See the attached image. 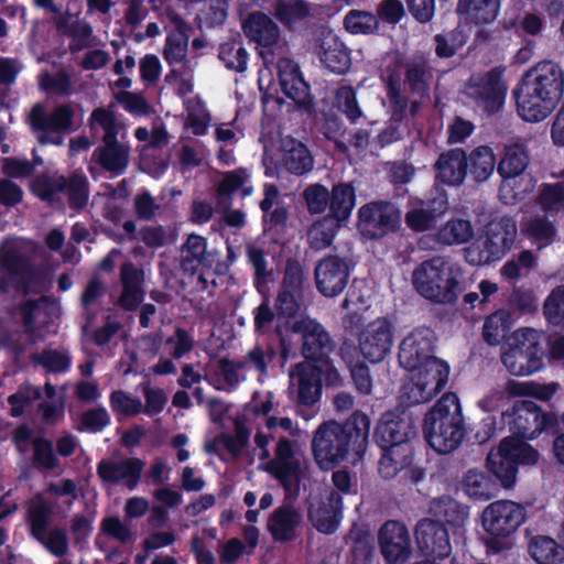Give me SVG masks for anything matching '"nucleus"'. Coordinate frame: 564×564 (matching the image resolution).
Returning <instances> with one entry per match:
<instances>
[{
  "label": "nucleus",
  "mask_w": 564,
  "mask_h": 564,
  "mask_svg": "<svg viewBox=\"0 0 564 564\" xmlns=\"http://www.w3.org/2000/svg\"><path fill=\"white\" fill-rule=\"evenodd\" d=\"M323 369L311 364L310 360L297 365V395L299 405L313 406L322 397Z\"/></svg>",
  "instance_id": "28"
},
{
  "label": "nucleus",
  "mask_w": 564,
  "mask_h": 564,
  "mask_svg": "<svg viewBox=\"0 0 564 564\" xmlns=\"http://www.w3.org/2000/svg\"><path fill=\"white\" fill-rule=\"evenodd\" d=\"M143 281V272L138 270L131 263H124L121 269V282L123 292L119 303L126 310H134L143 300V291L141 284Z\"/></svg>",
  "instance_id": "37"
},
{
  "label": "nucleus",
  "mask_w": 564,
  "mask_h": 564,
  "mask_svg": "<svg viewBox=\"0 0 564 564\" xmlns=\"http://www.w3.org/2000/svg\"><path fill=\"white\" fill-rule=\"evenodd\" d=\"M474 235L470 221L462 218L448 220L438 231L437 240L442 245L453 246L467 242Z\"/></svg>",
  "instance_id": "49"
},
{
  "label": "nucleus",
  "mask_w": 564,
  "mask_h": 564,
  "mask_svg": "<svg viewBox=\"0 0 564 564\" xmlns=\"http://www.w3.org/2000/svg\"><path fill=\"white\" fill-rule=\"evenodd\" d=\"M144 462L140 458H124L120 462L104 458L97 464V475L104 484L124 482L129 490H134L141 479Z\"/></svg>",
  "instance_id": "22"
},
{
  "label": "nucleus",
  "mask_w": 564,
  "mask_h": 564,
  "mask_svg": "<svg viewBox=\"0 0 564 564\" xmlns=\"http://www.w3.org/2000/svg\"><path fill=\"white\" fill-rule=\"evenodd\" d=\"M33 247L23 239H8L0 247V288L11 284L25 291L43 289V276L35 275L30 265Z\"/></svg>",
  "instance_id": "7"
},
{
  "label": "nucleus",
  "mask_w": 564,
  "mask_h": 564,
  "mask_svg": "<svg viewBox=\"0 0 564 564\" xmlns=\"http://www.w3.org/2000/svg\"><path fill=\"white\" fill-rule=\"evenodd\" d=\"M564 93V73L553 62H541L529 69L516 90L519 116L529 122L544 120Z\"/></svg>",
  "instance_id": "3"
},
{
  "label": "nucleus",
  "mask_w": 564,
  "mask_h": 564,
  "mask_svg": "<svg viewBox=\"0 0 564 564\" xmlns=\"http://www.w3.org/2000/svg\"><path fill=\"white\" fill-rule=\"evenodd\" d=\"M521 232L539 249L551 245L556 238V228L545 216L527 217L521 223Z\"/></svg>",
  "instance_id": "39"
},
{
  "label": "nucleus",
  "mask_w": 564,
  "mask_h": 564,
  "mask_svg": "<svg viewBox=\"0 0 564 564\" xmlns=\"http://www.w3.org/2000/svg\"><path fill=\"white\" fill-rule=\"evenodd\" d=\"M502 422L514 437V442L534 440L543 432L556 434L557 415L545 412L532 400H517L501 414Z\"/></svg>",
  "instance_id": "8"
},
{
  "label": "nucleus",
  "mask_w": 564,
  "mask_h": 564,
  "mask_svg": "<svg viewBox=\"0 0 564 564\" xmlns=\"http://www.w3.org/2000/svg\"><path fill=\"white\" fill-rule=\"evenodd\" d=\"M110 424V416L104 406H97L85 411L80 415L78 431L99 433Z\"/></svg>",
  "instance_id": "62"
},
{
  "label": "nucleus",
  "mask_w": 564,
  "mask_h": 564,
  "mask_svg": "<svg viewBox=\"0 0 564 564\" xmlns=\"http://www.w3.org/2000/svg\"><path fill=\"white\" fill-rule=\"evenodd\" d=\"M544 355H500L503 366L516 377L531 376L544 367Z\"/></svg>",
  "instance_id": "48"
},
{
  "label": "nucleus",
  "mask_w": 564,
  "mask_h": 564,
  "mask_svg": "<svg viewBox=\"0 0 564 564\" xmlns=\"http://www.w3.org/2000/svg\"><path fill=\"white\" fill-rule=\"evenodd\" d=\"M538 204L545 213L554 215L564 209V181L543 184L538 196Z\"/></svg>",
  "instance_id": "54"
},
{
  "label": "nucleus",
  "mask_w": 564,
  "mask_h": 564,
  "mask_svg": "<svg viewBox=\"0 0 564 564\" xmlns=\"http://www.w3.org/2000/svg\"><path fill=\"white\" fill-rule=\"evenodd\" d=\"M188 39L180 23L176 24V31L169 34L166 44L164 47V57L171 66V72L177 74L187 66H194V64L186 59Z\"/></svg>",
  "instance_id": "38"
},
{
  "label": "nucleus",
  "mask_w": 564,
  "mask_h": 564,
  "mask_svg": "<svg viewBox=\"0 0 564 564\" xmlns=\"http://www.w3.org/2000/svg\"><path fill=\"white\" fill-rule=\"evenodd\" d=\"M302 521L301 512L289 505L278 507L268 520V531L276 542H290L296 536Z\"/></svg>",
  "instance_id": "31"
},
{
  "label": "nucleus",
  "mask_w": 564,
  "mask_h": 564,
  "mask_svg": "<svg viewBox=\"0 0 564 564\" xmlns=\"http://www.w3.org/2000/svg\"><path fill=\"white\" fill-rule=\"evenodd\" d=\"M470 173L477 181H486L494 172L496 156L491 148L479 147L475 149L468 159Z\"/></svg>",
  "instance_id": "51"
},
{
  "label": "nucleus",
  "mask_w": 564,
  "mask_h": 564,
  "mask_svg": "<svg viewBox=\"0 0 564 564\" xmlns=\"http://www.w3.org/2000/svg\"><path fill=\"white\" fill-rule=\"evenodd\" d=\"M340 227L334 218L325 217L316 221L308 230V242L316 250L325 249L333 242L337 229Z\"/></svg>",
  "instance_id": "52"
},
{
  "label": "nucleus",
  "mask_w": 564,
  "mask_h": 564,
  "mask_svg": "<svg viewBox=\"0 0 564 564\" xmlns=\"http://www.w3.org/2000/svg\"><path fill=\"white\" fill-rule=\"evenodd\" d=\"M95 155L104 169L117 175L121 174L129 163V148L117 140L104 143V147L96 150Z\"/></svg>",
  "instance_id": "42"
},
{
  "label": "nucleus",
  "mask_w": 564,
  "mask_h": 564,
  "mask_svg": "<svg viewBox=\"0 0 564 564\" xmlns=\"http://www.w3.org/2000/svg\"><path fill=\"white\" fill-rule=\"evenodd\" d=\"M308 518L318 532L324 534L335 533L343 518L341 496L332 492L326 500L308 509Z\"/></svg>",
  "instance_id": "27"
},
{
  "label": "nucleus",
  "mask_w": 564,
  "mask_h": 564,
  "mask_svg": "<svg viewBox=\"0 0 564 564\" xmlns=\"http://www.w3.org/2000/svg\"><path fill=\"white\" fill-rule=\"evenodd\" d=\"M355 207V191L348 184H339L333 188L330 197V213L328 218H334L338 225L346 221Z\"/></svg>",
  "instance_id": "47"
},
{
  "label": "nucleus",
  "mask_w": 564,
  "mask_h": 564,
  "mask_svg": "<svg viewBox=\"0 0 564 564\" xmlns=\"http://www.w3.org/2000/svg\"><path fill=\"white\" fill-rule=\"evenodd\" d=\"M500 0H458L457 13L466 23L492 22L499 12Z\"/></svg>",
  "instance_id": "35"
},
{
  "label": "nucleus",
  "mask_w": 564,
  "mask_h": 564,
  "mask_svg": "<svg viewBox=\"0 0 564 564\" xmlns=\"http://www.w3.org/2000/svg\"><path fill=\"white\" fill-rule=\"evenodd\" d=\"M184 105L187 113L186 129L196 135L205 134L210 122V116L205 105L198 98H188L184 101Z\"/></svg>",
  "instance_id": "50"
},
{
  "label": "nucleus",
  "mask_w": 564,
  "mask_h": 564,
  "mask_svg": "<svg viewBox=\"0 0 564 564\" xmlns=\"http://www.w3.org/2000/svg\"><path fill=\"white\" fill-rule=\"evenodd\" d=\"M447 209L448 199L445 194H440L427 202L411 198L405 214V223L412 230L424 231L430 229Z\"/></svg>",
  "instance_id": "26"
},
{
  "label": "nucleus",
  "mask_w": 564,
  "mask_h": 564,
  "mask_svg": "<svg viewBox=\"0 0 564 564\" xmlns=\"http://www.w3.org/2000/svg\"><path fill=\"white\" fill-rule=\"evenodd\" d=\"M434 333L429 328L416 329L400 346L401 352H430L434 349Z\"/></svg>",
  "instance_id": "58"
},
{
  "label": "nucleus",
  "mask_w": 564,
  "mask_h": 564,
  "mask_svg": "<svg viewBox=\"0 0 564 564\" xmlns=\"http://www.w3.org/2000/svg\"><path fill=\"white\" fill-rule=\"evenodd\" d=\"M467 159L462 150L442 154L435 164L436 178L448 185H459L466 176Z\"/></svg>",
  "instance_id": "36"
},
{
  "label": "nucleus",
  "mask_w": 564,
  "mask_h": 564,
  "mask_svg": "<svg viewBox=\"0 0 564 564\" xmlns=\"http://www.w3.org/2000/svg\"><path fill=\"white\" fill-rule=\"evenodd\" d=\"M417 435L412 413L405 409L382 414L373 432V441L380 448L391 447L400 442H409Z\"/></svg>",
  "instance_id": "19"
},
{
  "label": "nucleus",
  "mask_w": 564,
  "mask_h": 564,
  "mask_svg": "<svg viewBox=\"0 0 564 564\" xmlns=\"http://www.w3.org/2000/svg\"><path fill=\"white\" fill-rule=\"evenodd\" d=\"M33 465L40 470H54L59 466V459L54 452L53 443L43 436L32 441Z\"/></svg>",
  "instance_id": "53"
},
{
  "label": "nucleus",
  "mask_w": 564,
  "mask_h": 564,
  "mask_svg": "<svg viewBox=\"0 0 564 564\" xmlns=\"http://www.w3.org/2000/svg\"><path fill=\"white\" fill-rule=\"evenodd\" d=\"M528 551L536 564H562L564 562V546L547 535L531 538Z\"/></svg>",
  "instance_id": "40"
},
{
  "label": "nucleus",
  "mask_w": 564,
  "mask_h": 564,
  "mask_svg": "<svg viewBox=\"0 0 564 564\" xmlns=\"http://www.w3.org/2000/svg\"><path fill=\"white\" fill-rule=\"evenodd\" d=\"M422 432L427 445L438 454H448L459 447L465 435V420L459 399L445 393L425 413Z\"/></svg>",
  "instance_id": "4"
},
{
  "label": "nucleus",
  "mask_w": 564,
  "mask_h": 564,
  "mask_svg": "<svg viewBox=\"0 0 564 564\" xmlns=\"http://www.w3.org/2000/svg\"><path fill=\"white\" fill-rule=\"evenodd\" d=\"M512 313L500 308L489 315L482 326V338L490 346H497L505 337L506 330L513 324Z\"/></svg>",
  "instance_id": "46"
},
{
  "label": "nucleus",
  "mask_w": 564,
  "mask_h": 564,
  "mask_svg": "<svg viewBox=\"0 0 564 564\" xmlns=\"http://www.w3.org/2000/svg\"><path fill=\"white\" fill-rule=\"evenodd\" d=\"M389 98L391 107L390 126L378 135L382 145L390 144L400 138L401 120L406 109V99L393 86L389 88Z\"/></svg>",
  "instance_id": "45"
},
{
  "label": "nucleus",
  "mask_w": 564,
  "mask_h": 564,
  "mask_svg": "<svg viewBox=\"0 0 564 564\" xmlns=\"http://www.w3.org/2000/svg\"><path fill=\"white\" fill-rule=\"evenodd\" d=\"M528 165L529 154L522 144L514 143L505 147L498 164V173L502 177L499 197L505 204H516L532 189V178L522 176Z\"/></svg>",
  "instance_id": "9"
},
{
  "label": "nucleus",
  "mask_w": 564,
  "mask_h": 564,
  "mask_svg": "<svg viewBox=\"0 0 564 564\" xmlns=\"http://www.w3.org/2000/svg\"><path fill=\"white\" fill-rule=\"evenodd\" d=\"M378 544L388 564H405L413 552L410 532L398 520L386 521L378 532Z\"/></svg>",
  "instance_id": "21"
},
{
  "label": "nucleus",
  "mask_w": 564,
  "mask_h": 564,
  "mask_svg": "<svg viewBox=\"0 0 564 564\" xmlns=\"http://www.w3.org/2000/svg\"><path fill=\"white\" fill-rule=\"evenodd\" d=\"M429 510L434 521L454 528L464 527L469 518V508L449 496L432 500Z\"/></svg>",
  "instance_id": "34"
},
{
  "label": "nucleus",
  "mask_w": 564,
  "mask_h": 564,
  "mask_svg": "<svg viewBox=\"0 0 564 564\" xmlns=\"http://www.w3.org/2000/svg\"><path fill=\"white\" fill-rule=\"evenodd\" d=\"M527 509L511 500H498L485 508L481 516L485 531L492 538H508L524 522Z\"/></svg>",
  "instance_id": "16"
},
{
  "label": "nucleus",
  "mask_w": 564,
  "mask_h": 564,
  "mask_svg": "<svg viewBox=\"0 0 564 564\" xmlns=\"http://www.w3.org/2000/svg\"><path fill=\"white\" fill-rule=\"evenodd\" d=\"M349 279V267L344 259L327 257L315 268L317 290L325 296H336L346 288Z\"/></svg>",
  "instance_id": "24"
},
{
  "label": "nucleus",
  "mask_w": 564,
  "mask_h": 564,
  "mask_svg": "<svg viewBox=\"0 0 564 564\" xmlns=\"http://www.w3.org/2000/svg\"><path fill=\"white\" fill-rule=\"evenodd\" d=\"M279 162L291 173L302 175L313 167V158L307 148L292 138L282 140Z\"/></svg>",
  "instance_id": "33"
},
{
  "label": "nucleus",
  "mask_w": 564,
  "mask_h": 564,
  "mask_svg": "<svg viewBox=\"0 0 564 564\" xmlns=\"http://www.w3.org/2000/svg\"><path fill=\"white\" fill-rule=\"evenodd\" d=\"M397 357L400 366L411 373V381L401 391V399L408 406L429 402L445 389L451 371L447 361L436 355Z\"/></svg>",
  "instance_id": "5"
},
{
  "label": "nucleus",
  "mask_w": 564,
  "mask_h": 564,
  "mask_svg": "<svg viewBox=\"0 0 564 564\" xmlns=\"http://www.w3.org/2000/svg\"><path fill=\"white\" fill-rule=\"evenodd\" d=\"M361 352H389L393 346L391 325L387 318H378L357 332Z\"/></svg>",
  "instance_id": "29"
},
{
  "label": "nucleus",
  "mask_w": 564,
  "mask_h": 564,
  "mask_svg": "<svg viewBox=\"0 0 564 564\" xmlns=\"http://www.w3.org/2000/svg\"><path fill=\"white\" fill-rule=\"evenodd\" d=\"M341 356L344 357L345 355ZM347 356L349 357L347 362L349 364L350 376L356 389L361 394H369L372 389V378L368 365L365 361L354 362L352 358L355 355Z\"/></svg>",
  "instance_id": "63"
},
{
  "label": "nucleus",
  "mask_w": 564,
  "mask_h": 564,
  "mask_svg": "<svg viewBox=\"0 0 564 564\" xmlns=\"http://www.w3.org/2000/svg\"><path fill=\"white\" fill-rule=\"evenodd\" d=\"M506 87L503 86L500 74L489 72L484 75L471 76L467 86V94L471 98L479 100L486 111H497L505 98Z\"/></svg>",
  "instance_id": "25"
},
{
  "label": "nucleus",
  "mask_w": 564,
  "mask_h": 564,
  "mask_svg": "<svg viewBox=\"0 0 564 564\" xmlns=\"http://www.w3.org/2000/svg\"><path fill=\"white\" fill-rule=\"evenodd\" d=\"M219 58L225 65L236 72H243L247 68L248 53L240 40H232L220 46Z\"/></svg>",
  "instance_id": "55"
},
{
  "label": "nucleus",
  "mask_w": 564,
  "mask_h": 564,
  "mask_svg": "<svg viewBox=\"0 0 564 564\" xmlns=\"http://www.w3.org/2000/svg\"><path fill=\"white\" fill-rule=\"evenodd\" d=\"M275 15L282 23L292 25L307 15V8L301 0H280Z\"/></svg>",
  "instance_id": "61"
},
{
  "label": "nucleus",
  "mask_w": 564,
  "mask_h": 564,
  "mask_svg": "<svg viewBox=\"0 0 564 564\" xmlns=\"http://www.w3.org/2000/svg\"><path fill=\"white\" fill-rule=\"evenodd\" d=\"M112 411L123 416H134L142 412V402L123 390L112 391L109 398Z\"/></svg>",
  "instance_id": "59"
},
{
  "label": "nucleus",
  "mask_w": 564,
  "mask_h": 564,
  "mask_svg": "<svg viewBox=\"0 0 564 564\" xmlns=\"http://www.w3.org/2000/svg\"><path fill=\"white\" fill-rule=\"evenodd\" d=\"M247 36L257 43L260 56L265 67L259 72V85L262 87L265 82L271 83L270 65L274 64L275 55L284 53L280 40L278 25L263 13H252L243 24Z\"/></svg>",
  "instance_id": "11"
},
{
  "label": "nucleus",
  "mask_w": 564,
  "mask_h": 564,
  "mask_svg": "<svg viewBox=\"0 0 564 564\" xmlns=\"http://www.w3.org/2000/svg\"><path fill=\"white\" fill-rule=\"evenodd\" d=\"M549 341L550 339L543 330L532 327L518 328L507 339L509 348L520 352L542 350Z\"/></svg>",
  "instance_id": "43"
},
{
  "label": "nucleus",
  "mask_w": 564,
  "mask_h": 564,
  "mask_svg": "<svg viewBox=\"0 0 564 564\" xmlns=\"http://www.w3.org/2000/svg\"><path fill=\"white\" fill-rule=\"evenodd\" d=\"M250 173L246 169L236 170L227 173L218 185V194L227 196L241 188L243 196H250L253 193V186L249 185Z\"/></svg>",
  "instance_id": "57"
},
{
  "label": "nucleus",
  "mask_w": 564,
  "mask_h": 564,
  "mask_svg": "<svg viewBox=\"0 0 564 564\" xmlns=\"http://www.w3.org/2000/svg\"><path fill=\"white\" fill-rule=\"evenodd\" d=\"M546 321L553 325L564 323V285L553 289L543 304Z\"/></svg>",
  "instance_id": "60"
},
{
  "label": "nucleus",
  "mask_w": 564,
  "mask_h": 564,
  "mask_svg": "<svg viewBox=\"0 0 564 564\" xmlns=\"http://www.w3.org/2000/svg\"><path fill=\"white\" fill-rule=\"evenodd\" d=\"M265 470L279 481L288 494L299 491L301 464L295 458L292 442L286 436L279 438L274 457L267 463Z\"/></svg>",
  "instance_id": "20"
},
{
  "label": "nucleus",
  "mask_w": 564,
  "mask_h": 564,
  "mask_svg": "<svg viewBox=\"0 0 564 564\" xmlns=\"http://www.w3.org/2000/svg\"><path fill=\"white\" fill-rule=\"evenodd\" d=\"M91 131L100 135L104 143L123 138L124 127L117 120L113 112L108 108H97L89 119Z\"/></svg>",
  "instance_id": "41"
},
{
  "label": "nucleus",
  "mask_w": 564,
  "mask_h": 564,
  "mask_svg": "<svg viewBox=\"0 0 564 564\" xmlns=\"http://www.w3.org/2000/svg\"><path fill=\"white\" fill-rule=\"evenodd\" d=\"M345 29L351 34H370L378 30V18L367 11L351 10L344 20Z\"/></svg>",
  "instance_id": "56"
},
{
  "label": "nucleus",
  "mask_w": 564,
  "mask_h": 564,
  "mask_svg": "<svg viewBox=\"0 0 564 564\" xmlns=\"http://www.w3.org/2000/svg\"><path fill=\"white\" fill-rule=\"evenodd\" d=\"M279 339L282 352H289L300 346L302 352H325L334 349L329 334L319 323L310 317H301L300 321L293 322L291 330L286 334L280 326Z\"/></svg>",
  "instance_id": "12"
},
{
  "label": "nucleus",
  "mask_w": 564,
  "mask_h": 564,
  "mask_svg": "<svg viewBox=\"0 0 564 564\" xmlns=\"http://www.w3.org/2000/svg\"><path fill=\"white\" fill-rule=\"evenodd\" d=\"M276 69L283 93L296 104H304L308 97V87L303 80L297 65L280 55Z\"/></svg>",
  "instance_id": "32"
},
{
  "label": "nucleus",
  "mask_w": 564,
  "mask_h": 564,
  "mask_svg": "<svg viewBox=\"0 0 564 564\" xmlns=\"http://www.w3.org/2000/svg\"><path fill=\"white\" fill-rule=\"evenodd\" d=\"M73 110L69 106H59L47 115L42 105H35L30 113V124L42 144H62L63 132L72 127Z\"/></svg>",
  "instance_id": "17"
},
{
  "label": "nucleus",
  "mask_w": 564,
  "mask_h": 564,
  "mask_svg": "<svg viewBox=\"0 0 564 564\" xmlns=\"http://www.w3.org/2000/svg\"><path fill=\"white\" fill-rule=\"evenodd\" d=\"M208 264L206 239L198 235H189L181 250V265L185 271L194 272Z\"/></svg>",
  "instance_id": "44"
},
{
  "label": "nucleus",
  "mask_w": 564,
  "mask_h": 564,
  "mask_svg": "<svg viewBox=\"0 0 564 564\" xmlns=\"http://www.w3.org/2000/svg\"><path fill=\"white\" fill-rule=\"evenodd\" d=\"M302 280L303 276L300 265L295 262L288 263L282 281V286L274 304L278 318V335L280 326L283 328L284 334H286L291 330L292 323L301 319L297 317L302 310Z\"/></svg>",
  "instance_id": "13"
},
{
  "label": "nucleus",
  "mask_w": 564,
  "mask_h": 564,
  "mask_svg": "<svg viewBox=\"0 0 564 564\" xmlns=\"http://www.w3.org/2000/svg\"><path fill=\"white\" fill-rule=\"evenodd\" d=\"M313 50L319 61L332 72L343 74L349 69L351 64L349 51L333 31L319 32Z\"/></svg>",
  "instance_id": "23"
},
{
  "label": "nucleus",
  "mask_w": 564,
  "mask_h": 564,
  "mask_svg": "<svg viewBox=\"0 0 564 564\" xmlns=\"http://www.w3.org/2000/svg\"><path fill=\"white\" fill-rule=\"evenodd\" d=\"M414 538L419 551L425 558L443 561L452 555L449 532L444 523L432 518L417 521Z\"/></svg>",
  "instance_id": "18"
},
{
  "label": "nucleus",
  "mask_w": 564,
  "mask_h": 564,
  "mask_svg": "<svg viewBox=\"0 0 564 564\" xmlns=\"http://www.w3.org/2000/svg\"><path fill=\"white\" fill-rule=\"evenodd\" d=\"M517 225L511 218L491 221L481 245H471L466 249V260L473 265H482L500 260L513 246Z\"/></svg>",
  "instance_id": "10"
},
{
  "label": "nucleus",
  "mask_w": 564,
  "mask_h": 564,
  "mask_svg": "<svg viewBox=\"0 0 564 564\" xmlns=\"http://www.w3.org/2000/svg\"><path fill=\"white\" fill-rule=\"evenodd\" d=\"M460 264L445 256L421 262L412 272V283L423 297L436 303H453L463 290Z\"/></svg>",
  "instance_id": "6"
},
{
  "label": "nucleus",
  "mask_w": 564,
  "mask_h": 564,
  "mask_svg": "<svg viewBox=\"0 0 564 564\" xmlns=\"http://www.w3.org/2000/svg\"><path fill=\"white\" fill-rule=\"evenodd\" d=\"M401 224L400 209L384 202H373L358 210L357 228L360 235L369 239H379L394 232Z\"/></svg>",
  "instance_id": "15"
},
{
  "label": "nucleus",
  "mask_w": 564,
  "mask_h": 564,
  "mask_svg": "<svg viewBox=\"0 0 564 564\" xmlns=\"http://www.w3.org/2000/svg\"><path fill=\"white\" fill-rule=\"evenodd\" d=\"M539 452L528 443L503 438L496 453H489L486 466L489 473L469 469L463 479L465 494L479 501L496 497L500 488H512L517 481L519 465H534Z\"/></svg>",
  "instance_id": "1"
},
{
  "label": "nucleus",
  "mask_w": 564,
  "mask_h": 564,
  "mask_svg": "<svg viewBox=\"0 0 564 564\" xmlns=\"http://www.w3.org/2000/svg\"><path fill=\"white\" fill-rule=\"evenodd\" d=\"M379 459V473L384 479H392L400 471L412 466L414 460V447L412 441L398 442L391 447L381 448Z\"/></svg>",
  "instance_id": "30"
},
{
  "label": "nucleus",
  "mask_w": 564,
  "mask_h": 564,
  "mask_svg": "<svg viewBox=\"0 0 564 564\" xmlns=\"http://www.w3.org/2000/svg\"><path fill=\"white\" fill-rule=\"evenodd\" d=\"M370 417L355 411L344 423L335 420L323 422L314 432L312 453L324 470L334 469L347 459L350 451L361 455L367 447Z\"/></svg>",
  "instance_id": "2"
},
{
  "label": "nucleus",
  "mask_w": 564,
  "mask_h": 564,
  "mask_svg": "<svg viewBox=\"0 0 564 564\" xmlns=\"http://www.w3.org/2000/svg\"><path fill=\"white\" fill-rule=\"evenodd\" d=\"M53 511L51 506L41 500L33 502L28 509L30 534L55 556H64L68 550V538L65 529L55 527L48 533Z\"/></svg>",
  "instance_id": "14"
},
{
  "label": "nucleus",
  "mask_w": 564,
  "mask_h": 564,
  "mask_svg": "<svg viewBox=\"0 0 564 564\" xmlns=\"http://www.w3.org/2000/svg\"><path fill=\"white\" fill-rule=\"evenodd\" d=\"M65 191L69 197L70 206L82 208L88 199L87 180L82 175H74L65 183Z\"/></svg>",
  "instance_id": "64"
}]
</instances>
